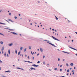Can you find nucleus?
Returning <instances> with one entry per match:
<instances>
[{"mask_svg":"<svg viewBox=\"0 0 77 77\" xmlns=\"http://www.w3.org/2000/svg\"><path fill=\"white\" fill-rule=\"evenodd\" d=\"M52 38H53L54 39V40H56V41H59V40L58 39L56 38L55 37H53V36H52Z\"/></svg>","mask_w":77,"mask_h":77,"instance_id":"f257e3e1","label":"nucleus"},{"mask_svg":"<svg viewBox=\"0 0 77 77\" xmlns=\"http://www.w3.org/2000/svg\"><path fill=\"white\" fill-rule=\"evenodd\" d=\"M32 66H35V67H37V66H39L37 65H35V64L32 65Z\"/></svg>","mask_w":77,"mask_h":77,"instance_id":"f03ea898","label":"nucleus"},{"mask_svg":"<svg viewBox=\"0 0 77 77\" xmlns=\"http://www.w3.org/2000/svg\"><path fill=\"white\" fill-rule=\"evenodd\" d=\"M69 47V48H71L72 49H73V50H76V51H77V50L74 48H73L71 47Z\"/></svg>","mask_w":77,"mask_h":77,"instance_id":"7ed1b4c3","label":"nucleus"},{"mask_svg":"<svg viewBox=\"0 0 77 77\" xmlns=\"http://www.w3.org/2000/svg\"><path fill=\"white\" fill-rule=\"evenodd\" d=\"M69 47V48H71L72 49H73V50H76V51H77V50L74 48H73L71 47Z\"/></svg>","mask_w":77,"mask_h":77,"instance_id":"20e7f679","label":"nucleus"},{"mask_svg":"<svg viewBox=\"0 0 77 77\" xmlns=\"http://www.w3.org/2000/svg\"><path fill=\"white\" fill-rule=\"evenodd\" d=\"M4 49H5V47H4V46H3L1 49V51H3Z\"/></svg>","mask_w":77,"mask_h":77,"instance_id":"39448f33","label":"nucleus"},{"mask_svg":"<svg viewBox=\"0 0 77 77\" xmlns=\"http://www.w3.org/2000/svg\"><path fill=\"white\" fill-rule=\"evenodd\" d=\"M8 21H11V22H12V23H13V22H14L12 20H11L10 19H8Z\"/></svg>","mask_w":77,"mask_h":77,"instance_id":"423d86ee","label":"nucleus"},{"mask_svg":"<svg viewBox=\"0 0 77 77\" xmlns=\"http://www.w3.org/2000/svg\"><path fill=\"white\" fill-rule=\"evenodd\" d=\"M12 45H13V44L12 43L10 44H9L8 45L9 46H11Z\"/></svg>","mask_w":77,"mask_h":77,"instance_id":"0eeeda50","label":"nucleus"},{"mask_svg":"<svg viewBox=\"0 0 77 77\" xmlns=\"http://www.w3.org/2000/svg\"><path fill=\"white\" fill-rule=\"evenodd\" d=\"M11 71L9 70V71H7L5 72H10Z\"/></svg>","mask_w":77,"mask_h":77,"instance_id":"6e6552de","label":"nucleus"},{"mask_svg":"<svg viewBox=\"0 0 77 77\" xmlns=\"http://www.w3.org/2000/svg\"><path fill=\"white\" fill-rule=\"evenodd\" d=\"M30 69H31V70H32V69H34V70H35V69H36L35 68H31Z\"/></svg>","mask_w":77,"mask_h":77,"instance_id":"1a4fd4ad","label":"nucleus"},{"mask_svg":"<svg viewBox=\"0 0 77 77\" xmlns=\"http://www.w3.org/2000/svg\"><path fill=\"white\" fill-rule=\"evenodd\" d=\"M13 34L14 35H17V33H15V32H12Z\"/></svg>","mask_w":77,"mask_h":77,"instance_id":"9d476101","label":"nucleus"},{"mask_svg":"<svg viewBox=\"0 0 77 77\" xmlns=\"http://www.w3.org/2000/svg\"><path fill=\"white\" fill-rule=\"evenodd\" d=\"M20 53H21V51H19L18 53V55L19 56L20 54Z\"/></svg>","mask_w":77,"mask_h":77,"instance_id":"9b49d317","label":"nucleus"},{"mask_svg":"<svg viewBox=\"0 0 77 77\" xmlns=\"http://www.w3.org/2000/svg\"><path fill=\"white\" fill-rule=\"evenodd\" d=\"M74 65V64H73V63H72L70 64V65L71 66H73V65Z\"/></svg>","mask_w":77,"mask_h":77,"instance_id":"f8f14e48","label":"nucleus"},{"mask_svg":"<svg viewBox=\"0 0 77 77\" xmlns=\"http://www.w3.org/2000/svg\"><path fill=\"white\" fill-rule=\"evenodd\" d=\"M25 62H28V63H30V62L28 61H25Z\"/></svg>","mask_w":77,"mask_h":77,"instance_id":"ddd939ff","label":"nucleus"},{"mask_svg":"<svg viewBox=\"0 0 77 77\" xmlns=\"http://www.w3.org/2000/svg\"><path fill=\"white\" fill-rule=\"evenodd\" d=\"M0 24H4V25H5V23H0Z\"/></svg>","mask_w":77,"mask_h":77,"instance_id":"4468645a","label":"nucleus"},{"mask_svg":"<svg viewBox=\"0 0 77 77\" xmlns=\"http://www.w3.org/2000/svg\"><path fill=\"white\" fill-rule=\"evenodd\" d=\"M0 43H1V44H3V42L2 41H1L0 42Z\"/></svg>","mask_w":77,"mask_h":77,"instance_id":"2eb2a0df","label":"nucleus"},{"mask_svg":"<svg viewBox=\"0 0 77 77\" xmlns=\"http://www.w3.org/2000/svg\"><path fill=\"white\" fill-rule=\"evenodd\" d=\"M40 51H43L42 50V48H40Z\"/></svg>","mask_w":77,"mask_h":77,"instance_id":"dca6fc26","label":"nucleus"},{"mask_svg":"<svg viewBox=\"0 0 77 77\" xmlns=\"http://www.w3.org/2000/svg\"><path fill=\"white\" fill-rule=\"evenodd\" d=\"M29 48L30 49V50H31V49H32V47L30 46H29Z\"/></svg>","mask_w":77,"mask_h":77,"instance_id":"f3484780","label":"nucleus"},{"mask_svg":"<svg viewBox=\"0 0 77 77\" xmlns=\"http://www.w3.org/2000/svg\"><path fill=\"white\" fill-rule=\"evenodd\" d=\"M16 54H17V51L16 50H15Z\"/></svg>","mask_w":77,"mask_h":77,"instance_id":"a211bd4d","label":"nucleus"},{"mask_svg":"<svg viewBox=\"0 0 77 77\" xmlns=\"http://www.w3.org/2000/svg\"><path fill=\"white\" fill-rule=\"evenodd\" d=\"M5 57H6V53H5Z\"/></svg>","mask_w":77,"mask_h":77,"instance_id":"6ab92c4d","label":"nucleus"},{"mask_svg":"<svg viewBox=\"0 0 77 77\" xmlns=\"http://www.w3.org/2000/svg\"><path fill=\"white\" fill-rule=\"evenodd\" d=\"M18 69H22V70H24V69H21L20 68H17Z\"/></svg>","mask_w":77,"mask_h":77,"instance_id":"aec40b11","label":"nucleus"},{"mask_svg":"<svg viewBox=\"0 0 77 77\" xmlns=\"http://www.w3.org/2000/svg\"><path fill=\"white\" fill-rule=\"evenodd\" d=\"M20 50H23V47H21L20 48Z\"/></svg>","mask_w":77,"mask_h":77,"instance_id":"412c9836","label":"nucleus"},{"mask_svg":"<svg viewBox=\"0 0 77 77\" xmlns=\"http://www.w3.org/2000/svg\"><path fill=\"white\" fill-rule=\"evenodd\" d=\"M55 17L56 20H58V18H57V17L56 16H55Z\"/></svg>","mask_w":77,"mask_h":77,"instance_id":"4be33fe9","label":"nucleus"},{"mask_svg":"<svg viewBox=\"0 0 77 77\" xmlns=\"http://www.w3.org/2000/svg\"><path fill=\"white\" fill-rule=\"evenodd\" d=\"M8 53H9V54H10V50H8Z\"/></svg>","mask_w":77,"mask_h":77,"instance_id":"5701e85b","label":"nucleus"},{"mask_svg":"<svg viewBox=\"0 0 77 77\" xmlns=\"http://www.w3.org/2000/svg\"><path fill=\"white\" fill-rule=\"evenodd\" d=\"M24 51H26V49L25 48L24 50Z\"/></svg>","mask_w":77,"mask_h":77,"instance_id":"b1692460","label":"nucleus"},{"mask_svg":"<svg viewBox=\"0 0 77 77\" xmlns=\"http://www.w3.org/2000/svg\"><path fill=\"white\" fill-rule=\"evenodd\" d=\"M3 63V62H2L1 60H0V63Z\"/></svg>","mask_w":77,"mask_h":77,"instance_id":"393cba45","label":"nucleus"},{"mask_svg":"<svg viewBox=\"0 0 77 77\" xmlns=\"http://www.w3.org/2000/svg\"><path fill=\"white\" fill-rule=\"evenodd\" d=\"M69 72V69H68L67 70V72Z\"/></svg>","mask_w":77,"mask_h":77,"instance_id":"a878e982","label":"nucleus"},{"mask_svg":"<svg viewBox=\"0 0 77 77\" xmlns=\"http://www.w3.org/2000/svg\"><path fill=\"white\" fill-rule=\"evenodd\" d=\"M64 53H68V54H69V53H68L67 52H66L63 51Z\"/></svg>","mask_w":77,"mask_h":77,"instance_id":"bb28decb","label":"nucleus"},{"mask_svg":"<svg viewBox=\"0 0 77 77\" xmlns=\"http://www.w3.org/2000/svg\"><path fill=\"white\" fill-rule=\"evenodd\" d=\"M51 44L52 45H53V46H54V45H53V44L51 43Z\"/></svg>","mask_w":77,"mask_h":77,"instance_id":"cd10ccee","label":"nucleus"},{"mask_svg":"<svg viewBox=\"0 0 77 77\" xmlns=\"http://www.w3.org/2000/svg\"><path fill=\"white\" fill-rule=\"evenodd\" d=\"M0 35H3V36H4V35L1 33H0Z\"/></svg>","mask_w":77,"mask_h":77,"instance_id":"c85d7f7f","label":"nucleus"},{"mask_svg":"<svg viewBox=\"0 0 77 77\" xmlns=\"http://www.w3.org/2000/svg\"><path fill=\"white\" fill-rule=\"evenodd\" d=\"M66 66H69V65H68V63H67V64H66Z\"/></svg>","mask_w":77,"mask_h":77,"instance_id":"c756f323","label":"nucleus"},{"mask_svg":"<svg viewBox=\"0 0 77 77\" xmlns=\"http://www.w3.org/2000/svg\"><path fill=\"white\" fill-rule=\"evenodd\" d=\"M40 63V61H38L37 62V63Z\"/></svg>","mask_w":77,"mask_h":77,"instance_id":"7c9ffc66","label":"nucleus"},{"mask_svg":"<svg viewBox=\"0 0 77 77\" xmlns=\"http://www.w3.org/2000/svg\"><path fill=\"white\" fill-rule=\"evenodd\" d=\"M14 18L15 19H17V17L16 16Z\"/></svg>","mask_w":77,"mask_h":77,"instance_id":"2f4dec72","label":"nucleus"},{"mask_svg":"<svg viewBox=\"0 0 77 77\" xmlns=\"http://www.w3.org/2000/svg\"><path fill=\"white\" fill-rule=\"evenodd\" d=\"M54 70H57V68H55L54 69Z\"/></svg>","mask_w":77,"mask_h":77,"instance_id":"473e14b6","label":"nucleus"},{"mask_svg":"<svg viewBox=\"0 0 77 77\" xmlns=\"http://www.w3.org/2000/svg\"><path fill=\"white\" fill-rule=\"evenodd\" d=\"M72 72H73V73H74V70H72Z\"/></svg>","mask_w":77,"mask_h":77,"instance_id":"72a5a7b5","label":"nucleus"},{"mask_svg":"<svg viewBox=\"0 0 77 77\" xmlns=\"http://www.w3.org/2000/svg\"><path fill=\"white\" fill-rule=\"evenodd\" d=\"M45 56H44V55L43 56V58H45Z\"/></svg>","mask_w":77,"mask_h":77,"instance_id":"f704fd0d","label":"nucleus"},{"mask_svg":"<svg viewBox=\"0 0 77 77\" xmlns=\"http://www.w3.org/2000/svg\"><path fill=\"white\" fill-rule=\"evenodd\" d=\"M28 59H30V58L29 57V56H28Z\"/></svg>","mask_w":77,"mask_h":77,"instance_id":"c9c22d12","label":"nucleus"},{"mask_svg":"<svg viewBox=\"0 0 77 77\" xmlns=\"http://www.w3.org/2000/svg\"><path fill=\"white\" fill-rule=\"evenodd\" d=\"M9 15H11V13H10L9 14Z\"/></svg>","mask_w":77,"mask_h":77,"instance_id":"e433bc0d","label":"nucleus"},{"mask_svg":"<svg viewBox=\"0 0 77 77\" xmlns=\"http://www.w3.org/2000/svg\"><path fill=\"white\" fill-rule=\"evenodd\" d=\"M69 22H70V21H69V20H68V23H69Z\"/></svg>","mask_w":77,"mask_h":77,"instance_id":"4c0bfd02","label":"nucleus"},{"mask_svg":"<svg viewBox=\"0 0 77 77\" xmlns=\"http://www.w3.org/2000/svg\"><path fill=\"white\" fill-rule=\"evenodd\" d=\"M32 59H33V60H34V57H32Z\"/></svg>","mask_w":77,"mask_h":77,"instance_id":"58836bf2","label":"nucleus"},{"mask_svg":"<svg viewBox=\"0 0 77 77\" xmlns=\"http://www.w3.org/2000/svg\"><path fill=\"white\" fill-rule=\"evenodd\" d=\"M58 61H59L60 60V59L58 58Z\"/></svg>","mask_w":77,"mask_h":77,"instance_id":"ea45409f","label":"nucleus"},{"mask_svg":"<svg viewBox=\"0 0 77 77\" xmlns=\"http://www.w3.org/2000/svg\"><path fill=\"white\" fill-rule=\"evenodd\" d=\"M2 53H3V51H2Z\"/></svg>","mask_w":77,"mask_h":77,"instance_id":"a19ab883","label":"nucleus"},{"mask_svg":"<svg viewBox=\"0 0 77 77\" xmlns=\"http://www.w3.org/2000/svg\"><path fill=\"white\" fill-rule=\"evenodd\" d=\"M8 57H9V55H8V54H7Z\"/></svg>","mask_w":77,"mask_h":77,"instance_id":"79ce46f5","label":"nucleus"},{"mask_svg":"<svg viewBox=\"0 0 77 77\" xmlns=\"http://www.w3.org/2000/svg\"><path fill=\"white\" fill-rule=\"evenodd\" d=\"M25 57H27V55H25Z\"/></svg>","mask_w":77,"mask_h":77,"instance_id":"37998d69","label":"nucleus"},{"mask_svg":"<svg viewBox=\"0 0 77 77\" xmlns=\"http://www.w3.org/2000/svg\"><path fill=\"white\" fill-rule=\"evenodd\" d=\"M68 74H69V73L67 74H66L67 75H68Z\"/></svg>","mask_w":77,"mask_h":77,"instance_id":"c03bdc74","label":"nucleus"},{"mask_svg":"<svg viewBox=\"0 0 77 77\" xmlns=\"http://www.w3.org/2000/svg\"><path fill=\"white\" fill-rule=\"evenodd\" d=\"M52 30H53V31H54V29H52Z\"/></svg>","mask_w":77,"mask_h":77,"instance_id":"a18cd8bd","label":"nucleus"},{"mask_svg":"<svg viewBox=\"0 0 77 77\" xmlns=\"http://www.w3.org/2000/svg\"><path fill=\"white\" fill-rule=\"evenodd\" d=\"M72 42H73V41H74V40H72Z\"/></svg>","mask_w":77,"mask_h":77,"instance_id":"49530a36","label":"nucleus"},{"mask_svg":"<svg viewBox=\"0 0 77 77\" xmlns=\"http://www.w3.org/2000/svg\"><path fill=\"white\" fill-rule=\"evenodd\" d=\"M62 69H60V71H62Z\"/></svg>","mask_w":77,"mask_h":77,"instance_id":"de8ad7c7","label":"nucleus"},{"mask_svg":"<svg viewBox=\"0 0 77 77\" xmlns=\"http://www.w3.org/2000/svg\"><path fill=\"white\" fill-rule=\"evenodd\" d=\"M43 64H45V62H43Z\"/></svg>","mask_w":77,"mask_h":77,"instance_id":"09e8293b","label":"nucleus"},{"mask_svg":"<svg viewBox=\"0 0 77 77\" xmlns=\"http://www.w3.org/2000/svg\"><path fill=\"white\" fill-rule=\"evenodd\" d=\"M75 33L77 34V32H75Z\"/></svg>","mask_w":77,"mask_h":77,"instance_id":"8fccbe9b","label":"nucleus"},{"mask_svg":"<svg viewBox=\"0 0 77 77\" xmlns=\"http://www.w3.org/2000/svg\"><path fill=\"white\" fill-rule=\"evenodd\" d=\"M62 65H61L60 66V67H62Z\"/></svg>","mask_w":77,"mask_h":77,"instance_id":"3c124183","label":"nucleus"},{"mask_svg":"<svg viewBox=\"0 0 77 77\" xmlns=\"http://www.w3.org/2000/svg\"><path fill=\"white\" fill-rule=\"evenodd\" d=\"M72 69V68H70V69Z\"/></svg>","mask_w":77,"mask_h":77,"instance_id":"603ef678","label":"nucleus"},{"mask_svg":"<svg viewBox=\"0 0 77 77\" xmlns=\"http://www.w3.org/2000/svg\"><path fill=\"white\" fill-rule=\"evenodd\" d=\"M74 69H75V67H74Z\"/></svg>","mask_w":77,"mask_h":77,"instance_id":"864d4df0","label":"nucleus"},{"mask_svg":"<svg viewBox=\"0 0 77 77\" xmlns=\"http://www.w3.org/2000/svg\"><path fill=\"white\" fill-rule=\"evenodd\" d=\"M19 16H20V15H21V14H19Z\"/></svg>","mask_w":77,"mask_h":77,"instance_id":"5fc2aeb1","label":"nucleus"},{"mask_svg":"<svg viewBox=\"0 0 77 77\" xmlns=\"http://www.w3.org/2000/svg\"><path fill=\"white\" fill-rule=\"evenodd\" d=\"M38 27H39V25H38Z\"/></svg>","mask_w":77,"mask_h":77,"instance_id":"6e6d98bb","label":"nucleus"},{"mask_svg":"<svg viewBox=\"0 0 77 77\" xmlns=\"http://www.w3.org/2000/svg\"><path fill=\"white\" fill-rule=\"evenodd\" d=\"M33 54H34V52H33V53H32V55H33Z\"/></svg>","mask_w":77,"mask_h":77,"instance_id":"4d7b16f0","label":"nucleus"},{"mask_svg":"<svg viewBox=\"0 0 77 77\" xmlns=\"http://www.w3.org/2000/svg\"><path fill=\"white\" fill-rule=\"evenodd\" d=\"M64 60H64V59H63V61H64Z\"/></svg>","mask_w":77,"mask_h":77,"instance_id":"13d9d810","label":"nucleus"},{"mask_svg":"<svg viewBox=\"0 0 77 77\" xmlns=\"http://www.w3.org/2000/svg\"><path fill=\"white\" fill-rule=\"evenodd\" d=\"M50 30H51V28H50Z\"/></svg>","mask_w":77,"mask_h":77,"instance_id":"bf43d9fd","label":"nucleus"},{"mask_svg":"<svg viewBox=\"0 0 77 77\" xmlns=\"http://www.w3.org/2000/svg\"><path fill=\"white\" fill-rule=\"evenodd\" d=\"M35 24H37L36 22H35Z\"/></svg>","mask_w":77,"mask_h":77,"instance_id":"052dcab7","label":"nucleus"},{"mask_svg":"<svg viewBox=\"0 0 77 77\" xmlns=\"http://www.w3.org/2000/svg\"><path fill=\"white\" fill-rule=\"evenodd\" d=\"M55 32H57V31L56 30H55Z\"/></svg>","mask_w":77,"mask_h":77,"instance_id":"680f3d73","label":"nucleus"},{"mask_svg":"<svg viewBox=\"0 0 77 77\" xmlns=\"http://www.w3.org/2000/svg\"><path fill=\"white\" fill-rule=\"evenodd\" d=\"M30 24H31V25H32V23H30Z\"/></svg>","mask_w":77,"mask_h":77,"instance_id":"e2e57ef3","label":"nucleus"},{"mask_svg":"<svg viewBox=\"0 0 77 77\" xmlns=\"http://www.w3.org/2000/svg\"><path fill=\"white\" fill-rule=\"evenodd\" d=\"M3 77H6V76H3Z\"/></svg>","mask_w":77,"mask_h":77,"instance_id":"0e129e2a","label":"nucleus"},{"mask_svg":"<svg viewBox=\"0 0 77 77\" xmlns=\"http://www.w3.org/2000/svg\"><path fill=\"white\" fill-rule=\"evenodd\" d=\"M37 50H38V51H39V49H37Z\"/></svg>","mask_w":77,"mask_h":77,"instance_id":"69168bd1","label":"nucleus"},{"mask_svg":"<svg viewBox=\"0 0 77 77\" xmlns=\"http://www.w3.org/2000/svg\"><path fill=\"white\" fill-rule=\"evenodd\" d=\"M74 73H72V74H73V75H74Z\"/></svg>","mask_w":77,"mask_h":77,"instance_id":"338daca9","label":"nucleus"},{"mask_svg":"<svg viewBox=\"0 0 77 77\" xmlns=\"http://www.w3.org/2000/svg\"><path fill=\"white\" fill-rule=\"evenodd\" d=\"M76 54V56H77V54Z\"/></svg>","mask_w":77,"mask_h":77,"instance_id":"774afa93","label":"nucleus"}]
</instances>
